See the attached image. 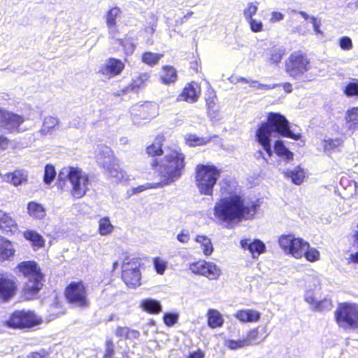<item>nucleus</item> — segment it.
Wrapping results in <instances>:
<instances>
[{
  "label": "nucleus",
  "instance_id": "obj_1",
  "mask_svg": "<svg viewBox=\"0 0 358 358\" xmlns=\"http://www.w3.org/2000/svg\"><path fill=\"white\" fill-rule=\"evenodd\" d=\"M258 208L257 201L245 200L237 194H231L215 202L213 214L222 222H241L253 218Z\"/></svg>",
  "mask_w": 358,
  "mask_h": 358
},
{
  "label": "nucleus",
  "instance_id": "obj_2",
  "mask_svg": "<svg viewBox=\"0 0 358 358\" xmlns=\"http://www.w3.org/2000/svg\"><path fill=\"white\" fill-rule=\"evenodd\" d=\"M275 133L294 140H299L301 138L300 133L291 131L289 122L284 115L278 113H268L266 122L261 124L255 135L257 141L262 145L268 157L273 155L271 138L273 134Z\"/></svg>",
  "mask_w": 358,
  "mask_h": 358
},
{
  "label": "nucleus",
  "instance_id": "obj_3",
  "mask_svg": "<svg viewBox=\"0 0 358 358\" xmlns=\"http://www.w3.org/2000/svg\"><path fill=\"white\" fill-rule=\"evenodd\" d=\"M164 157L159 162L155 161L152 166L155 169L161 178L163 186L178 180L185 168V155L180 149L167 148L164 150Z\"/></svg>",
  "mask_w": 358,
  "mask_h": 358
},
{
  "label": "nucleus",
  "instance_id": "obj_4",
  "mask_svg": "<svg viewBox=\"0 0 358 358\" xmlns=\"http://www.w3.org/2000/svg\"><path fill=\"white\" fill-rule=\"evenodd\" d=\"M59 184L69 180L71 185V194L76 199L83 197L89 189V176L79 167H63L58 174Z\"/></svg>",
  "mask_w": 358,
  "mask_h": 358
},
{
  "label": "nucleus",
  "instance_id": "obj_5",
  "mask_svg": "<svg viewBox=\"0 0 358 358\" xmlns=\"http://www.w3.org/2000/svg\"><path fill=\"white\" fill-rule=\"evenodd\" d=\"M195 181L201 194L212 196L213 188L221 175V171L214 165L198 164L195 169Z\"/></svg>",
  "mask_w": 358,
  "mask_h": 358
},
{
  "label": "nucleus",
  "instance_id": "obj_6",
  "mask_svg": "<svg viewBox=\"0 0 358 358\" xmlns=\"http://www.w3.org/2000/svg\"><path fill=\"white\" fill-rule=\"evenodd\" d=\"M285 69L295 80H301L303 82L310 80L304 76L310 69V59L301 51H295L288 57L285 62Z\"/></svg>",
  "mask_w": 358,
  "mask_h": 358
},
{
  "label": "nucleus",
  "instance_id": "obj_7",
  "mask_svg": "<svg viewBox=\"0 0 358 358\" xmlns=\"http://www.w3.org/2000/svg\"><path fill=\"white\" fill-rule=\"evenodd\" d=\"M17 268L28 278L24 286L25 294H36L43 286V275L37 264L32 261L22 262L17 265Z\"/></svg>",
  "mask_w": 358,
  "mask_h": 358
},
{
  "label": "nucleus",
  "instance_id": "obj_8",
  "mask_svg": "<svg viewBox=\"0 0 358 358\" xmlns=\"http://www.w3.org/2000/svg\"><path fill=\"white\" fill-rule=\"evenodd\" d=\"M335 317L342 328H358V306L348 303L341 304L335 312Z\"/></svg>",
  "mask_w": 358,
  "mask_h": 358
},
{
  "label": "nucleus",
  "instance_id": "obj_9",
  "mask_svg": "<svg viewBox=\"0 0 358 358\" xmlns=\"http://www.w3.org/2000/svg\"><path fill=\"white\" fill-rule=\"evenodd\" d=\"M279 245L281 249L287 255L296 259L303 256L306 249L308 248V243L301 238L292 234H283L279 237Z\"/></svg>",
  "mask_w": 358,
  "mask_h": 358
},
{
  "label": "nucleus",
  "instance_id": "obj_10",
  "mask_svg": "<svg viewBox=\"0 0 358 358\" xmlns=\"http://www.w3.org/2000/svg\"><path fill=\"white\" fill-rule=\"evenodd\" d=\"M65 296L68 301L76 307L89 306L85 287L82 282H71L66 289Z\"/></svg>",
  "mask_w": 358,
  "mask_h": 358
},
{
  "label": "nucleus",
  "instance_id": "obj_11",
  "mask_svg": "<svg viewBox=\"0 0 358 358\" xmlns=\"http://www.w3.org/2000/svg\"><path fill=\"white\" fill-rule=\"evenodd\" d=\"M38 323L36 316L31 311L18 310L13 313L6 321L8 327L12 328H26Z\"/></svg>",
  "mask_w": 358,
  "mask_h": 358
},
{
  "label": "nucleus",
  "instance_id": "obj_12",
  "mask_svg": "<svg viewBox=\"0 0 358 358\" xmlns=\"http://www.w3.org/2000/svg\"><path fill=\"white\" fill-rule=\"evenodd\" d=\"M122 278L124 282L131 287L140 285L141 273L138 261H132L127 257L123 261Z\"/></svg>",
  "mask_w": 358,
  "mask_h": 358
},
{
  "label": "nucleus",
  "instance_id": "obj_13",
  "mask_svg": "<svg viewBox=\"0 0 358 358\" xmlns=\"http://www.w3.org/2000/svg\"><path fill=\"white\" fill-rule=\"evenodd\" d=\"M24 122V118L14 113L0 109V124L9 133L20 132V126Z\"/></svg>",
  "mask_w": 358,
  "mask_h": 358
},
{
  "label": "nucleus",
  "instance_id": "obj_14",
  "mask_svg": "<svg viewBox=\"0 0 358 358\" xmlns=\"http://www.w3.org/2000/svg\"><path fill=\"white\" fill-rule=\"evenodd\" d=\"M17 290L15 278L12 275H0V299L8 301L14 296Z\"/></svg>",
  "mask_w": 358,
  "mask_h": 358
},
{
  "label": "nucleus",
  "instance_id": "obj_15",
  "mask_svg": "<svg viewBox=\"0 0 358 358\" xmlns=\"http://www.w3.org/2000/svg\"><path fill=\"white\" fill-rule=\"evenodd\" d=\"M124 68V64L121 60L110 58L99 67V73L107 78H111L119 75Z\"/></svg>",
  "mask_w": 358,
  "mask_h": 358
},
{
  "label": "nucleus",
  "instance_id": "obj_16",
  "mask_svg": "<svg viewBox=\"0 0 358 358\" xmlns=\"http://www.w3.org/2000/svg\"><path fill=\"white\" fill-rule=\"evenodd\" d=\"M201 94V87L199 85L195 82L187 84L178 96V101H186L193 103L198 101Z\"/></svg>",
  "mask_w": 358,
  "mask_h": 358
},
{
  "label": "nucleus",
  "instance_id": "obj_17",
  "mask_svg": "<svg viewBox=\"0 0 358 358\" xmlns=\"http://www.w3.org/2000/svg\"><path fill=\"white\" fill-rule=\"evenodd\" d=\"M95 157L97 163L102 166L104 169H108L111 165H114L115 162L117 161L114 157L111 149L107 146L99 147Z\"/></svg>",
  "mask_w": 358,
  "mask_h": 358
},
{
  "label": "nucleus",
  "instance_id": "obj_18",
  "mask_svg": "<svg viewBox=\"0 0 358 358\" xmlns=\"http://www.w3.org/2000/svg\"><path fill=\"white\" fill-rule=\"evenodd\" d=\"M268 328L266 325L259 326L248 331L245 338L249 345L259 344L268 336Z\"/></svg>",
  "mask_w": 358,
  "mask_h": 358
},
{
  "label": "nucleus",
  "instance_id": "obj_19",
  "mask_svg": "<svg viewBox=\"0 0 358 358\" xmlns=\"http://www.w3.org/2000/svg\"><path fill=\"white\" fill-rule=\"evenodd\" d=\"M241 245L243 249L249 250L253 258L258 257L264 252L266 248L264 243L258 239L253 241L250 239L242 240Z\"/></svg>",
  "mask_w": 358,
  "mask_h": 358
},
{
  "label": "nucleus",
  "instance_id": "obj_20",
  "mask_svg": "<svg viewBox=\"0 0 358 358\" xmlns=\"http://www.w3.org/2000/svg\"><path fill=\"white\" fill-rule=\"evenodd\" d=\"M235 317L241 322H256L261 317V313L257 310L252 309H244L238 310L235 314Z\"/></svg>",
  "mask_w": 358,
  "mask_h": 358
},
{
  "label": "nucleus",
  "instance_id": "obj_21",
  "mask_svg": "<svg viewBox=\"0 0 358 358\" xmlns=\"http://www.w3.org/2000/svg\"><path fill=\"white\" fill-rule=\"evenodd\" d=\"M283 174L286 178L290 179L296 185H301L306 177L305 171L300 166H296L292 169H286L283 171Z\"/></svg>",
  "mask_w": 358,
  "mask_h": 358
},
{
  "label": "nucleus",
  "instance_id": "obj_22",
  "mask_svg": "<svg viewBox=\"0 0 358 358\" xmlns=\"http://www.w3.org/2000/svg\"><path fill=\"white\" fill-rule=\"evenodd\" d=\"M23 236L31 243L35 250L43 248L45 245V239L36 231L27 230L23 233Z\"/></svg>",
  "mask_w": 358,
  "mask_h": 358
},
{
  "label": "nucleus",
  "instance_id": "obj_23",
  "mask_svg": "<svg viewBox=\"0 0 358 358\" xmlns=\"http://www.w3.org/2000/svg\"><path fill=\"white\" fill-rule=\"evenodd\" d=\"M15 254V249L13 243L0 237V261L8 260L10 257H13Z\"/></svg>",
  "mask_w": 358,
  "mask_h": 358
},
{
  "label": "nucleus",
  "instance_id": "obj_24",
  "mask_svg": "<svg viewBox=\"0 0 358 358\" xmlns=\"http://www.w3.org/2000/svg\"><path fill=\"white\" fill-rule=\"evenodd\" d=\"M27 213L30 217L36 220H42L46 215V210L43 206L35 201L28 203Z\"/></svg>",
  "mask_w": 358,
  "mask_h": 358
},
{
  "label": "nucleus",
  "instance_id": "obj_25",
  "mask_svg": "<svg viewBox=\"0 0 358 358\" xmlns=\"http://www.w3.org/2000/svg\"><path fill=\"white\" fill-rule=\"evenodd\" d=\"M105 170L108 172L109 176L114 178L115 181L123 182L128 181L130 179L129 176L120 169L118 161Z\"/></svg>",
  "mask_w": 358,
  "mask_h": 358
},
{
  "label": "nucleus",
  "instance_id": "obj_26",
  "mask_svg": "<svg viewBox=\"0 0 358 358\" xmlns=\"http://www.w3.org/2000/svg\"><path fill=\"white\" fill-rule=\"evenodd\" d=\"M347 128L352 132L358 129V107L348 109L345 115Z\"/></svg>",
  "mask_w": 358,
  "mask_h": 358
},
{
  "label": "nucleus",
  "instance_id": "obj_27",
  "mask_svg": "<svg viewBox=\"0 0 358 358\" xmlns=\"http://www.w3.org/2000/svg\"><path fill=\"white\" fill-rule=\"evenodd\" d=\"M208 324L210 327L215 329L223 325L224 319L221 313L215 309H210L207 313Z\"/></svg>",
  "mask_w": 358,
  "mask_h": 358
},
{
  "label": "nucleus",
  "instance_id": "obj_28",
  "mask_svg": "<svg viewBox=\"0 0 358 358\" xmlns=\"http://www.w3.org/2000/svg\"><path fill=\"white\" fill-rule=\"evenodd\" d=\"M178 78L176 69L171 66H164L163 67V73L161 76L162 83L169 85L176 81Z\"/></svg>",
  "mask_w": 358,
  "mask_h": 358
},
{
  "label": "nucleus",
  "instance_id": "obj_29",
  "mask_svg": "<svg viewBox=\"0 0 358 358\" xmlns=\"http://www.w3.org/2000/svg\"><path fill=\"white\" fill-rule=\"evenodd\" d=\"M59 121L57 117L52 116H47L44 118L42 127L39 130V133L42 136H46L51 133L52 130L58 125Z\"/></svg>",
  "mask_w": 358,
  "mask_h": 358
},
{
  "label": "nucleus",
  "instance_id": "obj_30",
  "mask_svg": "<svg viewBox=\"0 0 358 358\" xmlns=\"http://www.w3.org/2000/svg\"><path fill=\"white\" fill-rule=\"evenodd\" d=\"M221 274L220 268L214 263L207 262L206 263L205 268L201 274L210 280L217 279Z\"/></svg>",
  "mask_w": 358,
  "mask_h": 358
},
{
  "label": "nucleus",
  "instance_id": "obj_31",
  "mask_svg": "<svg viewBox=\"0 0 358 358\" xmlns=\"http://www.w3.org/2000/svg\"><path fill=\"white\" fill-rule=\"evenodd\" d=\"M195 241L200 245L203 250V253L206 256L212 254L213 247L210 239L206 236L198 235L195 238Z\"/></svg>",
  "mask_w": 358,
  "mask_h": 358
},
{
  "label": "nucleus",
  "instance_id": "obj_32",
  "mask_svg": "<svg viewBox=\"0 0 358 358\" xmlns=\"http://www.w3.org/2000/svg\"><path fill=\"white\" fill-rule=\"evenodd\" d=\"M0 229L10 232L16 231V222L8 213L3 212V216H2L0 222Z\"/></svg>",
  "mask_w": 358,
  "mask_h": 358
},
{
  "label": "nucleus",
  "instance_id": "obj_33",
  "mask_svg": "<svg viewBox=\"0 0 358 358\" xmlns=\"http://www.w3.org/2000/svg\"><path fill=\"white\" fill-rule=\"evenodd\" d=\"M164 138L163 136H157L154 143L147 148V153L150 156H157L162 153L165 154V152L162 150V145Z\"/></svg>",
  "mask_w": 358,
  "mask_h": 358
},
{
  "label": "nucleus",
  "instance_id": "obj_34",
  "mask_svg": "<svg viewBox=\"0 0 358 358\" xmlns=\"http://www.w3.org/2000/svg\"><path fill=\"white\" fill-rule=\"evenodd\" d=\"M274 152L278 156L287 161L293 159V153L285 146L282 141H276L274 145Z\"/></svg>",
  "mask_w": 358,
  "mask_h": 358
},
{
  "label": "nucleus",
  "instance_id": "obj_35",
  "mask_svg": "<svg viewBox=\"0 0 358 358\" xmlns=\"http://www.w3.org/2000/svg\"><path fill=\"white\" fill-rule=\"evenodd\" d=\"M141 306L144 310L152 314L158 313L162 310L160 303L158 301L151 299L143 300L141 302Z\"/></svg>",
  "mask_w": 358,
  "mask_h": 358
},
{
  "label": "nucleus",
  "instance_id": "obj_36",
  "mask_svg": "<svg viewBox=\"0 0 358 358\" xmlns=\"http://www.w3.org/2000/svg\"><path fill=\"white\" fill-rule=\"evenodd\" d=\"M211 138V137H199L192 134L185 136L186 143L193 147L206 145L210 141Z\"/></svg>",
  "mask_w": 358,
  "mask_h": 358
},
{
  "label": "nucleus",
  "instance_id": "obj_37",
  "mask_svg": "<svg viewBox=\"0 0 358 358\" xmlns=\"http://www.w3.org/2000/svg\"><path fill=\"white\" fill-rule=\"evenodd\" d=\"M24 179L25 176L23 175L22 172L19 170L8 173L3 176L4 180L13 184L14 186L20 185Z\"/></svg>",
  "mask_w": 358,
  "mask_h": 358
},
{
  "label": "nucleus",
  "instance_id": "obj_38",
  "mask_svg": "<svg viewBox=\"0 0 358 358\" xmlns=\"http://www.w3.org/2000/svg\"><path fill=\"white\" fill-rule=\"evenodd\" d=\"M117 42L122 45L127 55L132 54L136 48L135 40L127 36L122 39H117Z\"/></svg>",
  "mask_w": 358,
  "mask_h": 358
},
{
  "label": "nucleus",
  "instance_id": "obj_39",
  "mask_svg": "<svg viewBox=\"0 0 358 358\" xmlns=\"http://www.w3.org/2000/svg\"><path fill=\"white\" fill-rule=\"evenodd\" d=\"M114 227L112 225L108 217H102L99 221V232L101 236H107L111 234Z\"/></svg>",
  "mask_w": 358,
  "mask_h": 358
},
{
  "label": "nucleus",
  "instance_id": "obj_40",
  "mask_svg": "<svg viewBox=\"0 0 358 358\" xmlns=\"http://www.w3.org/2000/svg\"><path fill=\"white\" fill-rule=\"evenodd\" d=\"M163 56V54L145 52L142 55L141 59L143 63L150 66H154L158 64Z\"/></svg>",
  "mask_w": 358,
  "mask_h": 358
},
{
  "label": "nucleus",
  "instance_id": "obj_41",
  "mask_svg": "<svg viewBox=\"0 0 358 358\" xmlns=\"http://www.w3.org/2000/svg\"><path fill=\"white\" fill-rule=\"evenodd\" d=\"M122 10L118 6H113L108 9L105 15L106 24H117V19L120 16Z\"/></svg>",
  "mask_w": 358,
  "mask_h": 358
},
{
  "label": "nucleus",
  "instance_id": "obj_42",
  "mask_svg": "<svg viewBox=\"0 0 358 358\" xmlns=\"http://www.w3.org/2000/svg\"><path fill=\"white\" fill-rule=\"evenodd\" d=\"M342 143L343 141L340 138L324 140L322 142L324 150L327 152L335 150Z\"/></svg>",
  "mask_w": 358,
  "mask_h": 358
},
{
  "label": "nucleus",
  "instance_id": "obj_43",
  "mask_svg": "<svg viewBox=\"0 0 358 358\" xmlns=\"http://www.w3.org/2000/svg\"><path fill=\"white\" fill-rule=\"evenodd\" d=\"M284 55L283 50L280 48H273L268 53V62L271 64H278L281 62Z\"/></svg>",
  "mask_w": 358,
  "mask_h": 358
},
{
  "label": "nucleus",
  "instance_id": "obj_44",
  "mask_svg": "<svg viewBox=\"0 0 358 358\" xmlns=\"http://www.w3.org/2000/svg\"><path fill=\"white\" fill-rule=\"evenodd\" d=\"M103 358H128V357L122 352H115L112 342L107 341Z\"/></svg>",
  "mask_w": 358,
  "mask_h": 358
},
{
  "label": "nucleus",
  "instance_id": "obj_45",
  "mask_svg": "<svg viewBox=\"0 0 358 358\" xmlns=\"http://www.w3.org/2000/svg\"><path fill=\"white\" fill-rule=\"evenodd\" d=\"M258 10V3L251 2L248 3L247 7L243 10V16L246 21L254 17Z\"/></svg>",
  "mask_w": 358,
  "mask_h": 358
},
{
  "label": "nucleus",
  "instance_id": "obj_46",
  "mask_svg": "<svg viewBox=\"0 0 358 358\" xmlns=\"http://www.w3.org/2000/svg\"><path fill=\"white\" fill-rule=\"evenodd\" d=\"M331 307L332 303L331 300L328 299H324L320 301L316 300L311 309L315 311H324L330 310Z\"/></svg>",
  "mask_w": 358,
  "mask_h": 358
},
{
  "label": "nucleus",
  "instance_id": "obj_47",
  "mask_svg": "<svg viewBox=\"0 0 358 358\" xmlns=\"http://www.w3.org/2000/svg\"><path fill=\"white\" fill-rule=\"evenodd\" d=\"M153 265L156 272L159 275H163L167 268L168 263L160 257H155L153 259Z\"/></svg>",
  "mask_w": 358,
  "mask_h": 358
},
{
  "label": "nucleus",
  "instance_id": "obj_48",
  "mask_svg": "<svg viewBox=\"0 0 358 358\" xmlns=\"http://www.w3.org/2000/svg\"><path fill=\"white\" fill-rule=\"evenodd\" d=\"M150 76L148 73H142L133 80L131 85L132 90L143 87L148 80Z\"/></svg>",
  "mask_w": 358,
  "mask_h": 358
},
{
  "label": "nucleus",
  "instance_id": "obj_49",
  "mask_svg": "<svg viewBox=\"0 0 358 358\" xmlns=\"http://www.w3.org/2000/svg\"><path fill=\"white\" fill-rule=\"evenodd\" d=\"M303 256L308 261L311 262H316L320 259L319 251L314 248L310 247L309 244L308 248L306 249Z\"/></svg>",
  "mask_w": 358,
  "mask_h": 358
},
{
  "label": "nucleus",
  "instance_id": "obj_50",
  "mask_svg": "<svg viewBox=\"0 0 358 358\" xmlns=\"http://www.w3.org/2000/svg\"><path fill=\"white\" fill-rule=\"evenodd\" d=\"M56 171L55 167L50 164H48L45 167V173L43 180L45 184H50L55 179Z\"/></svg>",
  "mask_w": 358,
  "mask_h": 358
},
{
  "label": "nucleus",
  "instance_id": "obj_51",
  "mask_svg": "<svg viewBox=\"0 0 358 358\" xmlns=\"http://www.w3.org/2000/svg\"><path fill=\"white\" fill-rule=\"evenodd\" d=\"M206 263V262L204 260L192 263L189 264V270L195 274L201 275L205 268Z\"/></svg>",
  "mask_w": 358,
  "mask_h": 358
},
{
  "label": "nucleus",
  "instance_id": "obj_52",
  "mask_svg": "<svg viewBox=\"0 0 358 358\" xmlns=\"http://www.w3.org/2000/svg\"><path fill=\"white\" fill-rule=\"evenodd\" d=\"M247 22L249 24L250 28L252 32L258 33L263 31L264 25L262 20L253 17Z\"/></svg>",
  "mask_w": 358,
  "mask_h": 358
},
{
  "label": "nucleus",
  "instance_id": "obj_53",
  "mask_svg": "<svg viewBox=\"0 0 358 358\" xmlns=\"http://www.w3.org/2000/svg\"><path fill=\"white\" fill-rule=\"evenodd\" d=\"M227 345L231 350H236L248 346V343L245 338L238 341L229 340L227 341Z\"/></svg>",
  "mask_w": 358,
  "mask_h": 358
},
{
  "label": "nucleus",
  "instance_id": "obj_54",
  "mask_svg": "<svg viewBox=\"0 0 358 358\" xmlns=\"http://www.w3.org/2000/svg\"><path fill=\"white\" fill-rule=\"evenodd\" d=\"M279 85L273 84V85H264L262 83H259L256 80H250V86L255 90H269L277 87Z\"/></svg>",
  "mask_w": 358,
  "mask_h": 358
},
{
  "label": "nucleus",
  "instance_id": "obj_55",
  "mask_svg": "<svg viewBox=\"0 0 358 358\" xmlns=\"http://www.w3.org/2000/svg\"><path fill=\"white\" fill-rule=\"evenodd\" d=\"M163 185L161 182H157V183H146L145 185L136 187L133 189V192L134 194L140 193L144 190H146L148 189H152V188H158V187H162Z\"/></svg>",
  "mask_w": 358,
  "mask_h": 358
},
{
  "label": "nucleus",
  "instance_id": "obj_56",
  "mask_svg": "<svg viewBox=\"0 0 358 358\" xmlns=\"http://www.w3.org/2000/svg\"><path fill=\"white\" fill-rule=\"evenodd\" d=\"M344 92L348 96H358V82L349 83L345 87Z\"/></svg>",
  "mask_w": 358,
  "mask_h": 358
},
{
  "label": "nucleus",
  "instance_id": "obj_57",
  "mask_svg": "<svg viewBox=\"0 0 358 358\" xmlns=\"http://www.w3.org/2000/svg\"><path fill=\"white\" fill-rule=\"evenodd\" d=\"M339 46L343 50H350L352 48V41L348 36H343L339 39Z\"/></svg>",
  "mask_w": 358,
  "mask_h": 358
},
{
  "label": "nucleus",
  "instance_id": "obj_58",
  "mask_svg": "<svg viewBox=\"0 0 358 358\" xmlns=\"http://www.w3.org/2000/svg\"><path fill=\"white\" fill-rule=\"evenodd\" d=\"M178 319V316L177 314L166 313L164 315V322L169 327L174 325L177 322Z\"/></svg>",
  "mask_w": 358,
  "mask_h": 358
},
{
  "label": "nucleus",
  "instance_id": "obj_59",
  "mask_svg": "<svg viewBox=\"0 0 358 358\" xmlns=\"http://www.w3.org/2000/svg\"><path fill=\"white\" fill-rule=\"evenodd\" d=\"M310 21L311 24H313V29H314V31L315 32V34L323 36V32L320 29L321 20L317 17L311 16L310 17Z\"/></svg>",
  "mask_w": 358,
  "mask_h": 358
},
{
  "label": "nucleus",
  "instance_id": "obj_60",
  "mask_svg": "<svg viewBox=\"0 0 358 358\" xmlns=\"http://www.w3.org/2000/svg\"><path fill=\"white\" fill-rule=\"evenodd\" d=\"M108 31L109 36L111 39L115 40V41H117V34H118L119 31L117 27V24H106Z\"/></svg>",
  "mask_w": 358,
  "mask_h": 358
},
{
  "label": "nucleus",
  "instance_id": "obj_61",
  "mask_svg": "<svg viewBox=\"0 0 358 358\" xmlns=\"http://www.w3.org/2000/svg\"><path fill=\"white\" fill-rule=\"evenodd\" d=\"M149 106H150L148 104L141 106L136 105L132 108L131 114H134V111L138 110L141 113V114L139 115L140 116H143V118H148L149 115L145 116L144 113L148 111V110L149 109Z\"/></svg>",
  "mask_w": 358,
  "mask_h": 358
},
{
  "label": "nucleus",
  "instance_id": "obj_62",
  "mask_svg": "<svg viewBox=\"0 0 358 358\" xmlns=\"http://www.w3.org/2000/svg\"><path fill=\"white\" fill-rule=\"evenodd\" d=\"M283 18L284 15L282 13L274 11L271 13L269 21L271 23H275L281 21L282 20H283Z\"/></svg>",
  "mask_w": 358,
  "mask_h": 358
},
{
  "label": "nucleus",
  "instance_id": "obj_63",
  "mask_svg": "<svg viewBox=\"0 0 358 358\" xmlns=\"http://www.w3.org/2000/svg\"><path fill=\"white\" fill-rule=\"evenodd\" d=\"M177 239L182 243H186L189 241V233L185 230L182 231L181 233L178 234Z\"/></svg>",
  "mask_w": 358,
  "mask_h": 358
},
{
  "label": "nucleus",
  "instance_id": "obj_64",
  "mask_svg": "<svg viewBox=\"0 0 358 358\" xmlns=\"http://www.w3.org/2000/svg\"><path fill=\"white\" fill-rule=\"evenodd\" d=\"M128 332H129L128 327H118L115 331V334L120 338H127Z\"/></svg>",
  "mask_w": 358,
  "mask_h": 358
}]
</instances>
